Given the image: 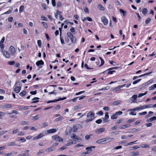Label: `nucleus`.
<instances>
[{
	"instance_id": "69168bd1",
	"label": "nucleus",
	"mask_w": 156,
	"mask_h": 156,
	"mask_svg": "<svg viewBox=\"0 0 156 156\" xmlns=\"http://www.w3.org/2000/svg\"><path fill=\"white\" fill-rule=\"evenodd\" d=\"M48 123H47L46 122H44L42 126H43V127H44L47 126H48Z\"/></svg>"
},
{
	"instance_id": "3c124183",
	"label": "nucleus",
	"mask_w": 156,
	"mask_h": 156,
	"mask_svg": "<svg viewBox=\"0 0 156 156\" xmlns=\"http://www.w3.org/2000/svg\"><path fill=\"white\" fill-rule=\"evenodd\" d=\"M66 146L65 145V146H62V147L58 149V150L63 151L66 148Z\"/></svg>"
},
{
	"instance_id": "338daca9",
	"label": "nucleus",
	"mask_w": 156,
	"mask_h": 156,
	"mask_svg": "<svg viewBox=\"0 0 156 156\" xmlns=\"http://www.w3.org/2000/svg\"><path fill=\"white\" fill-rule=\"evenodd\" d=\"M15 63V62L13 61H10V62H8V64L9 65H12L14 64Z\"/></svg>"
},
{
	"instance_id": "5701e85b",
	"label": "nucleus",
	"mask_w": 156,
	"mask_h": 156,
	"mask_svg": "<svg viewBox=\"0 0 156 156\" xmlns=\"http://www.w3.org/2000/svg\"><path fill=\"white\" fill-rule=\"evenodd\" d=\"M139 154V152L138 151L133 152L130 153L131 155L133 156L138 155Z\"/></svg>"
},
{
	"instance_id": "052dcab7",
	"label": "nucleus",
	"mask_w": 156,
	"mask_h": 156,
	"mask_svg": "<svg viewBox=\"0 0 156 156\" xmlns=\"http://www.w3.org/2000/svg\"><path fill=\"white\" fill-rule=\"evenodd\" d=\"M12 154V152L8 153V154L5 153L4 154L5 156H10Z\"/></svg>"
},
{
	"instance_id": "bb28decb",
	"label": "nucleus",
	"mask_w": 156,
	"mask_h": 156,
	"mask_svg": "<svg viewBox=\"0 0 156 156\" xmlns=\"http://www.w3.org/2000/svg\"><path fill=\"white\" fill-rule=\"evenodd\" d=\"M137 98V95H136L135 94V95H133L132 96V98L134 99V100H133V99H131V101H132V102H135V100Z\"/></svg>"
},
{
	"instance_id": "a211bd4d",
	"label": "nucleus",
	"mask_w": 156,
	"mask_h": 156,
	"mask_svg": "<svg viewBox=\"0 0 156 156\" xmlns=\"http://www.w3.org/2000/svg\"><path fill=\"white\" fill-rule=\"evenodd\" d=\"M98 8L100 10H105L104 7L101 4H99L98 5Z\"/></svg>"
},
{
	"instance_id": "4c0bfd02",
	"label": "nucleus",
	"mask_w": 156,
	"mask_h": 156,
	"mask_svg": "<svg viewBox=\"0 0 156 156\" xmlns=\"http://www.w3.org/2000/svg\"><path fill=\"white\" fill-rule=\"evenodd\" d=\"M44 133H40L37 136L38 137V138L39 139L40 138L44 136Z\"/></svg>"
},
{
	"instance_id": "473e14b6",
	"label": "nucleus",
	"mask_w": 156,
	"mask_h": 156,
	"mask_svg": "<svg viewBox=\"0 0 156 156\" xmlns=\"http://www.w3.org/2000/svg\"><path fill=\"white\" fill-rule=\"evenodd\" d=\"M26 94V92L25 90H23L20 93V95L21 96H24Z\"/></svg>"
},
{
	"instance_id": "09e8293b",
	"label": "nucleus",
	"mask_w": 156,
	"mask_h": 156,
	"mask_svg": "<svg viewBox=\"0 0 156 156\" xmlns=\"http://www.w3.org/2000/svg\"><path fill=\"white\" fill-rule=\"evenodd\" d=\"M17 156H29V155L26 153L19 154Z\"/></svg>"
},
{
	"instance_id": "a19ab883",
	"label": "nucleus",
	"mask_w": 156,
	"mask_h": 156,
	"mask_svg": "<svg viewBox=\"0 0 156 156\" xmlns=\"http://www.w3.org/2000/svg\"><path fill=\"white\" fill-rule=\"evenodd\" d=\"M24 6L23 5H21L19 9V12H21L23 11Z\"/></svg>"
},
{
	"instance_id": "2f4dec72",
	"label": "nucleus",
	"mask_w": 156,
	"mask_h": 156,
	"mask_svg": "<svg viewBox=\"0 0 156 156\" xmlns=\"http://www.w3.org/2000/svg\"><path fill=\"white\" fill-rule=\"evenodd\" d=\"M140 109H141V108H140V107H137L133 109L129 110V111H135Z\"/></svg>"
},
{
	"instance_id": "ddd939ff",
	"label": "nucleus",
	"mask_w": 156,
	"mask_h": 156,
	"mask_svg": "<svg viewBox=\"0 0 156 156\" xmlns=\"http://www.w3.org/2000/svg\"><path fill=\"white\" fill-rule=\"evenodd\" d=\"M152 105L151 104L146 105L140 107V108H141V109H143L145 108H151Z\"/></svg>"
},
{
	"instance_id": "4468645a",
	"label": "nucleus",
	"mask_w": 156,
	"mask_h": 156,
	"mask_svg": "<svg viewBox=\"0 0 156 156\" xmlns=\"http://www.w3.org/2000/svg\"><path fill=\"white\" fill-rule=\"evenodd\" d=\"M2 53L3 55L6 58H9L10 57V55L9 53H8L7 51H3Z\"/></svg>"
},
{
	"instance_id": "c03bdc74",
	"label": "nucleus",
	"mask_w": 156,
	"mask_h": 156,
	"mask_svg": "<svg viewBox=\"0 0 156 156\" xmlns=\"http://www.w3.org/2000/svg\"><path fill=\"white\" fill-rule=\"evenodd\" d=\"M86 149L87 150V151H89L90 152V154L91 153L92 150L91 149V147H87L86 148Z\"/></svg>"
},
{
	"instance_id": "ea45409f",
	"label": "nucleus",
	"mask_w": 156,
	"mask_h": 156,
	"mask_svg": "<svg viewBox=\"0 0 156 156\" xmlns=\"http://www.w3.org/2000/svg\"><path fill=\"white\" fill-rule=\"evenodd\" d=\"M109 87L108 86H107L104 88H102L99 90H108L109 89Z\"/></svg>"
},
{
	"instance_id": "4d7b16f0",
	"label": "nucleus",
	"mask_w": 156,
	"mask_h": 156,
	"mask_svg": "<svg viewBox=\"0 0 156 156\" xmlns=\"http://www.w3.org/2000/svg\"><path fill=\"white\" fill-rule=\"evenodd\" d=\"M41 5L42 8H43L44 9H46V6L45 4L42 3Z\"/></svg>"
},
{
	"instance_id": "7ed1b4c3",
	"label": "nucleus",
	"mask_w": 156,
	"mask_h": 156,
	"mask_svg": "<svg viewBox=\"0 0 156 156\" xmlns=\"http://www.w3.org/2000/svg\"><path fill=\"white\" fill-rule=\"evenodd\" d=\"M11 107V105L10 104H5L0 105V108L2 109L9 108Z\"/></svg>"
},
{
	"instance_id": "5fc2aeb1",
	"label": "nucleus",
	"mask_w": 156,
	"mask_h": 156,
	"mask_svg": "<svg viewBox=\"0 0 156 156\" xmlns=\"http://www.w3.org/2000/svg\"><path fill=\"white\" fill-rule=\"evenodd\" d=\"M147 112L145 111V112H143L139 113L138 114V115H146L147 114Z\"/></svg>"
},
{
	"instance_id": "49530a36",
	"label": "nucleus",
	"mask_w": 156,
	"mask_h": 156,
	"mask_svg": "<svg viewBox=\"0 0 156 156\" xmlns=\"http://www.w3.org/2000/svg\"><path fill=\"white\" fill-rule=\"evenodd\" d=\"M33 119L32 120H36L39 119L38 115H37L36 116L32 117Z\"/></svg>"
},
{
	"instance_id": "cd10ccee",
	"label": "nucleus",
	"mask_w": 156,
	"mask_h": 156,
	"mask_svg": "<svg viewBox=\"0 0 156 156\" xmlns=\"http://www.w3.org/2000/svg\"><path fill=\"white\" fill-rule=\"evenodd\" d=\"M20 124L22 126L27 125H28V122L25 121H22L20 122Z\"/></svg>"
},
{
	"instance_id": "4be33fe9",
	"label": "nucleus",
	"mask_w": 156,
	"mask_h": 156,
	"mask_svg": "<svg viewBox=\"0 0 156 156\" xmlns=\"http://www.w3.org/2000/svg\"><path fill=\"white\" fill-rule=\"evenodd\" d=\"M39 98H38L37 97H35L32 100L34 101H31V103H36L37 102H38L39 101L38 100L35 101V100H38Z\"/></svg>"
},
{
	"instance_id": "9d476101",
	"label": "nucleus",
	"mask_w": 156,
	"mask_h": 156,
	"mask_svg": "<svg viewBox=\"0 0 156 156\" xmlns=\"http://www.w3.org/2000/svg\"><path fill=\"white\" fill-rule=\"evenodd\" d=\"M80 126L79 124L73 125V132H76L77 131L78 128Z\"/></svg>"
},
{
	"instance_id": "2eb2a0df",
	"label": "nucleus",
	"mask_w": 156,
	"mask_h": 156,
	"mask_svg": "<svg viewBox=\"0 0 156 156\" xmlns=\"http://www.w3.org/2000/svg\"><path fill=\"white\" fill-rule=\"evenodd\" d=\"M156 119V116H154L146 120L147 122H152L153 121Z\"/></svg>"
},
{
	"instance_id": "6e6552de",
	"label": "nucleus",
	"mask_w": 156,
	"mask_h": 156,
	"mask_svg": "<svg viewBox=\"0 0 156 156\" xmlns=\"http://www.w3.org/2000/svg\"><path fill=\"white\" fill-rule=\"evenodd\" d=\"M105 129L104 128H102L98 129L95 131V133L96 134H100L102 132H104L105 131Z\"/></svg>"
},
{
	"instance_id": "f03ea898",
	"label": "nucleus",
	"mask_w": 156,
	"mask_h": 156,
	"mask_svg": "<svg viewBox=\"0 0 156 156\" xmlns=\"http://www.w3.org/2000/svg\"><path fill=\"white\" fill-rule=\"evenodd\" d=\"M67 35L68 37H69L71 40L72 42L74 43L76 41V39L74 37L73 34L70 32H67Z\"/></svg>"
},
{
	"instance_id": "8fccbe9b",
	"label": "nucleus",
	"mask_w": 156,
	"mask_h": 156,
	"mask_svg": "<svg viewBox=\"0 0 156 156\" xmlns=\"http://www.w3.org/2000/svg\"><path fill=\"white\" fill-rule=\"evenodd\" d=\"M44 152L43 150H40L36 154L37 155H39L40 154L43 153Z\"/></svg>"
},
{
	"instance_id": "603ef678",
	"label": "nucleus",
	"mask_w": 156,
	"mask_h": 156,
	"mask_svg": "<svg viewBox=\"0 0 156 156\" xmlns=\"http://www.w3.org/2000/svg\"><path fill=\"white\" fill-rule=\"evenodd\" d=\"M141 79H139L138 80H136L134 81H133V84H136L137 83H138V82L140 81L141 80Z\"/></svg>"
},
{
	"instance_id": "a878e982",
	"label": "nucleus",
	"mask_w": 156,
	"mask_h": 156,
	"mask_svg": "<svg viewBox=\"0 0 156 156\" xmlns=\"http://www.w3.org/2000/svg\"><path fill=\"white\" fill-rule=\"evenodd\" d=\"M156 88V83L151 86L149 88V90H154L155 88Z\"/></svg>"
},
{
	"instance_id": "58836bf2",
	"label": "nucleus",
	"mask_w": 156,
	"mask_h": 156,
	"mask_svg": "<svg viewBox=\"0 0 156 156\" xmlns=\"http://www.w3.org/2000/svg\"><path fill=\"white\" fill-rule=\"evenodd\" d=\"M147 91H146L144 93H143V94L140 93V94H139L138 95V97H140L142 96H143L144 95H146L147 94Z\"/></svg>"
},
{
	"instance_id": "c9c22d12",
	"label": "nucleus",
	"mask_w": 156,
	"mask_h": 156,
	"mask_svg": "<svg viewBox=\"0 0 156 156\" xmlns=\"http://www.w3.org/2000/svg\"><path fill=\"white\" fill-rule=\"evenodd\" d=\"M99 58L100 59L101 61V65L99 66V67L101 66H102L104 63V60L102 59V58L100 57H99Z\"/></svg>"
},
{
	"instance_id": "f8f14e48",
	"label": "nucleus",
	"mask_w": 156,
	"mask_h": 156,
	"mask_svg": "<svg viewBox=\"0 0 156 156\" xmlns=\"http://www.w3.org/2000/svg\"><path fill=\"white\" fill-rule=\"evenodd\" d=\"M55 149V147H54L53 146H52L51 147L47 148L45 150L46 152H49L54 151Z\"/></svg>"
},
{
	"instance_id": "dca6fc26",
	"label": "nucleus",
	"mask_w": 156,
	"mask_h": 156,
	"mask_svg": "<svg viewBox=\"0 0 156 156\" xmlns=\"http://www.w3.org/2000/svg\"><path fill=\"white\" fill-rule=\"evenodd\" d=\"M44 64L43 61L42 60H40L37 61L36 62V65L37 66H39V65H42Z\"/></svg>"
},
{
	"instance_id": "864d4df0",
	"label": "nucleus",
	"mask_w": 156,
	"mask_h": 156,
	"mask_svg": "<svg viewBox=\"0 0 156 156\" xmlns=\"http://www.w3.org/2000/svg\"><path fill=\"white\" fill-rule=\"evenodd\" d=\"M42 23L43 24V26L45 28H47L48 27L47 24L46 23L44 22H42Z\"/></svg>"
},
{
	"instance_id": "c85d7f7f",
	"label": "nucleus",
	"mask_w": 156,
	"mask_h": 156,
	"mask_svg": "<svg viewBox=\"0 0 156 156\" xmlns=\"http://www.w3.org/2000/svg\"><path fill=\"white\" fill-rule=\"evenodd\" d=\"M117 118V115L116 113L115 114L112 115V116H111V119H115Z\"/></svg>"
},
{
	"instance_id": "6ab92c4d",
	"label": "nucleus",
	"mask_w": 156,
	"mask_h": 156,
	"mask_svg": "<svg viewBox=\"0 0 156 156\" xmlns=\"http://www.w3.org/2000/svg\"><path fill=\"white\" fill-rule=\"evenodd\" d=\"M77 136L74 133H72L70 135V138L74 140V141Z\"/></svg>"
},
{
	"instance_id": "13d9d810",
	"label": "nucleus",
	"mask_w": 156,
	"mask_h": 156,
	"mask_svg": "<svg viewBox=\"0 0 156 156\" xmlns=\"http://www.w3.org/2000/svg\"><path fill=\"white\" fill-rule=\"evenodd\" d=\"M51 3L52 5L54 7H55L56 5L55 0H51Z\"/></svg>"
},
{
	"instance_id": "bf43d9fd",
	"label": "nucleus",
	"mask_w": 156,
	"mask_h": 156,
	"mask_svg": "<svg viewBox=\"0 0 156 156\" xmlns=\"http://www.w3.org/2000/svg\"><path fill=\"white\" fill-rule=\"evenodd\" d=\"M5 114V113L3 112H0V119H1L2 117L4 116Z\"/></svg>"
},
{
	"instance_id": "0e129e2a",
	"label": "nucleus",
	"mask_w": 156,
	"mask_h": 156,
	"mask_svg": "<svg viewBox=\"0 0 156 156\" xmlns=\"http://www.w3.org/2000/svg\"><path fill=\"white\" fill-rule=\"evenodd\" d=\"M18 138L19 139V140L22 141V142H25L26 141V139L24 138L20 137H18Z\"/></svg>"
},
{
	"instance_id": "39448f33",
	"label": "nucleus",
	"mask_w": 156,
	"mask_h": 156,
	"mask_svg": "<svg viewBox=\"0 0 156 156\" xmlns=\"http://www.w3.org/2000/svg\"><path fill=\"white\" fill-rule=\"evenodd\" d=\"M101 22H103L105 25H107L108 23V21L105 16H102L101 18Z\"/></svg>"
},
{
	"instance_id": "0eeeda50",
	"label": "nucleus",
	"mask_w": 156,
	"mask_h": 156,
	"mask_svg": "<svg viewBox=\"0 0 156 156\" xmlns=\"http://www.w3.org/2000/svg\"><path fill=\"white\" fill-rule=\"evenodd\" d=\"M126 85V84H124L121 86H119L113 89V90L115 92H116L118 91L121 90V88L125 86Z\"/></svg>"
},
{
	"instance_id": "6e6d98bb",
	"label": "nucleus",
	"mask_w": 156,
	"mask_h": 156,
	"mask_svg": "<svg viewBox=\"0 0 156 156\" xmlns=\"http://www.w3.org/2000/svg\"><path fill=\"white\" fill-rule=\"evenodd\" d=\"M102 122L101 119H99L96 121L95 122L98 124H100Z\"/></svg>"
},
{
	"instance_id": "1a4fd4ad",
	"label": "nucleus",
	"mask_w": 156,
	"mask_h": 156,
	"mask_svg": "<svg viewBox=\"0 0 156 156\" xmlns=\"http://www.w3.org/2000/svg\"><path fill=\"white\" fill-rule=\"evenodd\" d=\"M103 141L106 142L108 143L110 142H111L114 140V138L111 137H107L105 139H103Z\"/></svg>"
},
{
	"instance_id": "a18cd8bd",
	"label": "nucleus",
	"mask_w": 156,
	"mask_h": 156,
	"mask_svg": "<svg viewBox=\"0 0 156 156\" xmlns=\"http://www.w3.org/2000/svg\"><path fill=\"white\" fill-rule=\"evenodd\" d=\"M13 113L17 114H18V112L16 110H13L12 111V112L11 113H8V114H11Z\"/></svg>"
},
{
	"instance_id": "79ce46f5",
	"label": "nucleus",
	"mask_w": 156,
	"mask_h": 156,
	"mask_svg": "<svg viewBox=\"0 0 156 156\" xmlns=\"http://www.w3.org/2000/svg\"><path fill=\"white\" fill-rule=\"evenodd\" d=\"M64 118L62 117H59L55 119V121L57 122L58 121H60L61 120L63 119Z\"/></svg>"
},
{
	"instance_id": "aec40b11",
	"label": "nucleus",
	"mask_w": 156,
	"mask_h": 156,
	"mask_svg": "<svg viewBox=\"0 0 156 156\" xmlns=\"http://www.w3.org/2000/svg\"><path fill=\"white\" fill-rule=\"evenodd\" d=\"M68 143L67 144H65V145L66 146H70L72 144H73V141H72V140H68Z\"/></svg>"
},
{
	"instance_id": "393cba45",
	"label": "nucleus",
	"mask_w": 156,
	"mask_h": 156,
	"mask_svg": "<svg viewBox=\"0 0 156 156\" xmlns=\"http://www.w3.org/2000/svg\"><path fill=\"white\" fill-rule=\"evenodd\" d=\"M130 125L128 124H126V125H123L121 126L119 128L120 129H123L125 128V127H128L130 126Z\"/></svg>"
},
{
	"instance_id": "7c9ffc66",
	"label": "nucleus",
	"mask_w": 156,
	"mask_h": 156,
	"mask_svg": "<svg viewBox=\"0 0 156 156\" xmlns=\"http://www.w3.org/2000/svg\"><path fill=\"white\" fill-rule=\"evenodd\" d=\"M142 13L146 15L147 14V10L146 8H144L142 10Z\"/></svg>"
},
{
	"instance_id": "37998d69",
	"label": "nucleus",
	"mask_w": 156,
	"mask_h": 156,
	"mask_svg": "<svg viewBox=\"0 0 156 156\" xmlns=\"http://www.w3.org/2000/svg\"><path fill=\"white\" fill-rule=\"evenodd\" d=\"M102 142H104L103 139L98 140L96 141V143L98 144L102 143Z\"/></svg>"
},
{
	"instance_id": "20e7f679",
	"label": "nucleus",
	"mask_w": 156,
	"mask_h": 156,
	"mask_svg": "<svg viewBox=\"0 0 156 156\" xmlns=\"http://www.w3.org/2000/svg\"><path fill=\"white\" fill-rule=\"evenodd\" d=\"M52 138L56 141L62 142V139L57 135L53 136L52 137Z\"/></svg>"
},
{
	"instance_id": "412c9836",
	"label": "nucleus",
	"mask_w": 156,
	"mask_h": 156,
	"mask_svg": "<svg viewBox=\"0 0 156 156\" xmlns=\"http://www.w3.org/2000/svg\"><path fill=\"white\" fill-rule=\"evenodd\" d=\"M121 102V101L120 100L117 101H114L112 103V105H116L119 104Z\"/></svg>"
},
{
	"instance_id": "e2e57ef3",
	"label": "nucleus",
	"mask_w": 156,
	"mask_h": 156,
	"mask_svg": "<svg viewBox=\"0 0 156 156\" xmlns=\"http://www.w3.org/2000/svg\"><path fill=\"white\" fill-rule=\"evenodd\" d=\"M109 118V115H108V113L106 112L105 114V118L106 119H108Z\"/></svg>"
},
{
	"instance_id": "680f3d73",
	"label": "nucleus",
	"mask_w": 156,
	"mask_h": 156,
	"mask_svg": "<svg viewBox=\"0 0 156 156\" xmlns=\"http://www.w3.org/2000/svg\"><path fill=\"white\" fill-rule=\"evenodd\" d=\"M83 9L84 11L87 12H88V8L86 6H84L83 7Z\"/></svg>"
},
{
	"instance_id": "c756f323",
	"label": "nucleus",
	"mask_w": 156,
	"mask_h": 156,
	"mask_svg": "<svg viewBox=\"0 0 156 156\" xmlns=\"http://www.w3.org/2000/svg\"><path fill=\"white\" fill-rule=\"evenodd\" d=\"M151 20V19L150 18H148L147 19H146L145 21V24H148L149 23Z\"/></svg>"
},
{
	"instance_id": "f3484780",
	"label": "nucleus",
	"mask_w": 156,
	"mask_h": 156,
	"mask_svg": "<svg viewBox=\"0 0 156 156\" xmlns=\"http://www.w3.org/2000/svg\"><path fill=\"white\" fill-rule=\"evenodd\" d=\"M57 131L56 129H51L49 130H48L47 131L48 133H53Z\"/></svg>"
},
{
	"instance_id": "f704fd0d",
	"label": "nucleus",
	"mask_w": 156,
	"mask_h": 156,
	"mask_svg": "<svg viewBox=\"0 0 156 156\" xmlns=\"http://www.w3.org/2000/svg\"><path fill=\"white\" fill-rule=\"evenodd\" d=\"M16 145V144L14 142H11L8 143L7 145L9 146H14Z\"/></svg>"
},
{
	"instance_id": "774afa93",
	"label": "nucleus",
	"mask_w": 156,
	"mask_h": 156,
	"mask_svg": "<svg viewBox=\"0 0 156 156\" xmlns=\"http://www.w3.org/2000/svg\"><path fill=\"white\" fill-rule=\"evenodd\" d=\"M37 42L38 46L41 47V41L40 40H38L37 41Z\"/></svg>"
},
{
	"instance_id": "b1692460",
	"label": "nucleus",
	"mask_w": 156,
	"mask_h": 156,
	"mask_svg": "<svg viewBox=\"0 0 156 156\" xmlns=\"http://www.w3.org/2000/svg\"><path fill=\"white\" fill-rule=\"evenodd\" d=\"M119 11L120 13H122L124 16H126V13L125 11L121 9H120L119 10Z\"/></svg>"
},
{
	"instance_id": "e433bc0d",
	"label": "nucleus",
	"mask_w": 156,
	"mask_h": 156,
	"mask_svg": "<svg viewBox=\"0 0 156 156\" xmlns=\"http://www.w3.org/2000/svg\"><path fill=\"white\" fill-rule=\"evenodd\" d=\"M90 154V152L89 151H87L86 152H83L81 153V155L82 156H85L87 154Z\"/></svg>"
},
{
	"instance_id": "72a5a7b5",
	"label": "nucleus",
	"mask_w": 156,
	"mask_h": 156,
	"mask_svg": "<svg viewBox=\"0 0 156 156\" xmlns=\"http://www.w3.org/2000/svg\"><path fill=\"white\" fill-rule=\"evenodd\" d=\"M141 147L142 148H148L150 146L147 144H142L141 145Z\"/></svg>"
},
{
	"instance_id": "de8ad7c7",
	"label": "nucleus",
	"mask_w": 156,
	"mask_h": 156,
	"mask_svg": "<svg viewBox=\"0 0 156 156\" xmlns=\"http://www.w3.org/2000/svg\"><path fill=\"white\" fill-rule=\"evenodd\" d=\"M77 140L79 142H81L82 141V140L80 138L78 137L77 136L76 138H75V141Z\"/></svg>"
},
{
	"instance_id": "f257e3e1",
	"label": "nucleus",
	"mask_w": 156,
	"mask_h": 156,
	"mask_svg": "<svg viewBox=\"0 0 156 156\" xmlns=\"http://www.w3.org/2000/svg\"><path fill=\"white\" fill-rule=\"evenodd\" d=\"M95 114L92 111L89 112L87 115V119L85 121L86 123L90 122L93 120L94 118Z\"/></svg>"
},
{
	"instance_id": "423d86ee",
	"label": "nucleus",
	"mask_w": 156,
	"mask_h": 156,
	"mask_svg": "<svg viewBox=\"0 0 156 156\" xmlns=\"http://www.w3.org/2000/svg\"><path fill=\"white\" fill-rule=\"evenodd\" d=\"M9 51L10 52L11 55H13L15 53V48L12 45L9 47Z\"/></svg>"
},
{
	"instance_id": "9b49d317",
	"label": "nucleus",
	"mask_w": 156,
	"mask_h": 156,
	"mask_svg": "<svg viewBox=\"0 0 156 156\" xmlns=\"http://www.w3.org/2000/svg\"><path fill=\"white\" fill-rule=\"evenodd\" d=\"M21 87L20 86H16L14 88V91L16 93H18L21 90Z\"/></svg>"
}]
</instances>
